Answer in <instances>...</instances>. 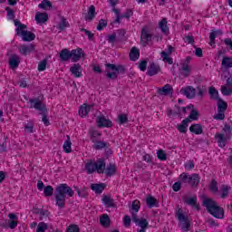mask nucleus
<instances>
[{"label": "nucleus", "mask_w": 232, "mask_h": 232, "mask_svg": "<svg viewBox=\"0 0 232 232\" xmlns=\"http://www.w3.org/2000/svg\"><path fill=\"white\" fill-rule=\"evenodd\" d=\"M14 26H17L16 34L22 37L23 41L31 42L35 39V34L30 31H25L26 25L21 24L19 20H14Z\"/></svg>", "instance_id": "5"}, {"label": "nucleus", "mask_w": 232, "mask_h": 232, "mask_svg": "<svg viewBox=\"0 0 232 232\" xmlns=\"http://www.w3.org/2000/svg\"><path fill=\"white\" fill-rule=\"evenodd\" d=\"M118 122L119 124H126L129 122L128 115L125 113L120 114L118 116Z\"/></svg>", "instance_id": "52"}, {"label": "nucleus", "mask_w": 232, "mask_h": 232, "mask_svg": "<svg viewBox=\"0 0 232 232\" xmlns=\"http://www.w3.org/2000/svg\"><path fill=\"white\" fill-rule=\"evenodd\" d=\"M107 41L111 44H115V43H117V34H110L107 37Z\"/></svg>", "instance_id": "60"}, {"label": "nucleus", "mask_w": 232, "mask_h": 232, "mask_svg": "<svg viewBox=\"0 0 232 232\" xmlns=\"http://www.w3.org/2000/svg\"><path fill=\"white\" fill-rule=\"evenodd\" d=\"M95 15H97V12H95V6L91 5L88 10V14L84 16L85 21H93L95 19Z\"/></svg>", "instance_id": "24"}, {"label": "nucleus", "mask_w": 232, "mask_h": 232, "mask_svg": "<svg viewBox=\"0 0 232 232\" xmlns=\"http://www.w3.org/2000/svg\"><path fill=\"white\" fill-rule=\"evenodd\" d=\"M84 56V52L81 48L73 49L71 51V62L78 63L81 58Z\"/></svg>", "instance_id": "13"}, {"label": "nucleus", "mask_w": 232, "mask_h": 232, "mask_svg": "<svg viewBox=\"0 0 232 232\" xmlns=\"http://www.w3.org/2000/svg\"><path fill=\"white\" fill-rule=\"evenodd\" d=\"M66 28H70V23H68L64 16H61L60 23L58 24V30H61V32H63V30H66Z\"/></svg>", "instance_id": "33"}, {"label": "nucleus", "mask_w": 232, "mask_h": 232, "mask_svg": "<svg viewBox=\"0 0 232 232\" xmlns=\"http://www.w3.org/2000/svg\"><path fill=\"white\" fill-rule=\"evenodd\" d=\"M232 135V128L229 124H225L221 132H217L215 134V140L218 142V146L219 148H226V144H227V140H231Z\"/></svg>", "instance_id": "4"}, {"label": "nucleus", "mask_w": 232, "mask_h": 232, "mask_svg": "<svg viewBox=\"0 0 232 232\" xmlns=\"http://www.w3.org/2000/svg\"><path fill=\"white\" fill-rule=\"evenodd\" d=\"M157 155L160 160H168V155L166 154V152H164L163 150H158Z\"/></svg>", "instance_id": "58"}, {"label": "nucleus", "mask_w": 232, "mask_h": 232, "mask_svg": "<svg viewBox=\"0 0 232 232\" xmlns=\"http://www.w3.org/2000/svg\"><path fill=\"white\" fill-rule=\"evenodd\" d=\"M106 26H108V22L104 19H101L98 24L97 30L99 32H101V30H104V28H106Z\"/></svg>", "instance_id": "57"}, {"label": "nucleus", "mask_w": 232, "mask_h": 232, "mask_svg": "<svg viewBox=\"0 0 232 232\" xmlns=\"http://www.w3.org/2000/svg\"><path fill=\"white\" fill-rule=\"evenodd\" d=\"M60 59L63 63H66V61H70V59H72L71 51L68 49H63L60 52Z\"/></svg>", "instance_id": "25"}, {"label": "nucleus", "mask_w": 232, "mask_h": 232, "mask_svg": "<svg viewBox=\"0 0 232 232\" xmlns=\"http://www.w3.org/2000/svg\"><path fill=\"white\" fill-rule=\"evenodd\" d=\"M221 93L222 95H225L226 97H228L232 94V89L231 87H227L226 85L221 86Z\"/></svg>", "instance_id": "49"}, {"label": "nucleus", "mask_w": 232, "mask_h": 232, "mask_svg": "<svg viewBox=\"0 0 232 232\" xmlns=\"http://www.w3.org/2000/svg\"><path fill=\"white\" fill-rule=\"evenodd\" d=\"M179 72L181 75H183V77H189V73H191V68H189V65H188L187 63H183Z\"/></svg>", "instance_id": "37"}, {"label": "nucleus", "mask_w": 232, "mask_h": 232, "mask_svg": "<svg viewBox=\"0 0 232 232\" xmlns=\"http://www.w3.org/2000/svg\"><path fill=\"white\" fill-rule=\"evenodd\" d=\"M180 93L185 95L187 99H195L197 95V89H195L193 86H187L180 90Z\"/></svg>", "instance_id": "11"}, {"label": "nucleus", "mask_w": 232, "mask_h": 232, "mask_svg": "<svg viewBox=\"0 0 232 232\" xmlns=\"http://www.w3.org/2000/svg\"><path fill=\"white\" fill-rule=\"evenodd\" d=\"M199 182H200V177L198 176V174L194 173L192 174V176H190V181L188 184H190L192 188H197Z\"/></svg>", "instance_id": "35"}, {"label": "nucleus", "mask_w": 232, "mask_h": 232, "mask_svg": "<svg viewBox=\"0 0 232 232\" xmlns=\"http://www.w3.org/2000/svg\"><path fill=\"white\" fill-rule=\"evenodd\" d=\"M179 179L183 184H189V182H191V176L188 175L186 172L181 173Z\"/></svg>", "instance_id": "44"}, {"label": "nucleus", "mask_w": 232, "mask_h": 232, "mask_svg": "<svg viewBox=\"0 0 232 232\" xmlns=\"http://www.w3.org/2000/svg\"><path fill=\"white\" fill-rule=\"evenodd\" d=\"M44 197H52L53 195V187L48 185L44 188Z\"/></svg>", "instance_id": "50"}, {"label": "nucleus", "mask_w": 232, "mask_h": 232, "mask_svg": "<svg viewBox=\"0 0 232 232\" xmlns=\"http://www.w3.org/2000/svg\"><path fill=\"white\" fill-rule=\"evenodd\" d=\"M159 28L161 30L162 34H168V32H169V27H168V20L166 18H162L159 22Z\"/></svg>", "instance_id": "30"}, {"label": "nucleus", "mask_w": 232, "mask_h": 232, "mask_svg": "<svg viewBox=\"0 0 232 232\" xmlns=\"http://www.w3.org/2000/svg\"><path fill=\"white\" fill-rule=\"evenodd\" d=\"M218 35V31H212L209 34V40H210V46H213L215 44V39H217V36Z\"/></svg>", "instance_id": "56"}, {"label": "nucleus", "mask_w": 232, "mask_h": 232, "mask_svg": "<svg viewBox=\"0 0 232 232\" xmlns=\"http://www.w3.org/2000/svg\"><path fill=\"white\" fill-rule=\"evenodd\" d=\"M91 131V139L92 140V142H95V140H97V139H99V137H101V132H99V130L92 128L90 130Z\"/></svg>", "instance_id": "48"}, {"label": "nucleus", "mask_w": 232, "mask_h": 232, "mask_svg": "<svg viewBox=\"0 0 232 232\" xmlns=\"http://www.w3.org/2000/svg\"><path fill=\"white\" fill-rule=\"evenodd\" d=\"M85 170L88 175H92V173H95L96 171L95 161L92 160L87 161V163L85 164Z\"/></svg>", "instance_id": "27"}, {"label": "nucleus", "mask_w": 232, "mask_h": 232, "mask_svg": "<svg viewBox=\"0 0 232 232\" xmlns=\"http://www.w3.org/2000/svg\"><path fill=\"white\" fill-rule=\"evenodd\" d=\"M105 68L109 71V72L106 74L107 79H111L112 81H115L119 78V73H126V67H124V65L106 63Z\"/></svg>", "instance_id": "6"}, {"label": "nucleus", "mask_w": 232, "mask_h": 232, "mask_svg": "<svg viewBox=\"0 0 232 232\" xmlns=\"http://www.w3.org/2000/svg\"><path fill=\"white\" fill-rule=\"evenodd\" d=\"M70 72L72 75H73L76 78L82 77V67H81V64L74 63L71 68Z\"/></svg>", "instance_id": "17"}, {"label": "nucleus", "mask_w": 232, "mask_h": 232, "mask_svg": "<svg viewBox=\"0 0 232 232\" xmlns=\"http://www.w3.org/2000/svg\"><path fill=\"white\" fill-rule=\"evenodd\" d=\"M46 64H48L47 59L41 61L38 64V72H44V70H46Z\"/></svg>", "instance_id": "54"}, {"label": "nucleus", "mask_w": 232, "mask_h": 232, "mask_svg": "<svg viewBox=\"0 0 232 232\" xmlns=\"http://www.w3.org/2000/svg\"><path fill=\"white\" fill-rule=\"evenodd\" d=\"M173 46L169 45L167 52L166 51H162L160 53L162 61H164V63H168V64H173V58L169 57V55H171L173 53Z\"/></svg>", "instance_id": "10"}, {"label": "nucleus", "mask_w": 232, "mask_h": 232, "mask_svg": "<svg viewBox=\"0 0 232 232\" xmlns=\"http://www.w3.org/2000/svg\"><path fill=\"white\" fill-rule=\"evenodd\" d=\"M189 131L191 133H195V135H202L204 133V130L202 129V125L200 124H193L189 127Z\"/></svg>", "instance_id": "29"}, {"label": "nucleus", "mask_w": 232, "mask_h": 232, "mask_svg": "<svg viewBox=\"0 0 232 232\" xmlns=\"http://www.w3.org/2000/svg\"><path fill=\"white\" fill-rule=\"evenodd\" d=\"M208 93L210 99H213L214 101H218V99H220V97H218V91L213 86L208 88Z\"/></svg>", "instance_id": "38"}, {"label": "nucleus", "mask_w": 232, "mask_h": 232, "mask_svg": "<svg viewBox=\"0 0 232 232\" xmlns=\"http://www.w3.org/2000/svg\"><path fill=\"white\" fill-rule=\"evenodd\" d=\"M102 202L106 208H117V204H115V199H113L111 196L103 195Z\"/></svg>", "instance_id": "15"}, {"label": "nucleus", "mask_w": 232, "mask_h": 232, "mask_svg": "<svg viewBox=\"0 0 232 232\" xmlns=\"http://www.w3.org/2000/svg\"><path fill=\"white\" fill-rule=\"evenodd\" d=\"M117 34H118V38H117L118 43L128 41V37H126V30L119 29L117 30Z\"/></svg>", "instance_id": "36"}, {"label": "nucleus", "mask_w": 232, "mask_h": 232, "mask_svg": "<svg viewBox=\"0 0 232 232\" xmlns=\"http://www.w3.org/2000/svg\"><path fill=\"white\" fill-rule=\"evenodd\" d=\"M190 114L187 119L191 120V121H198V111L197 109H190Z\"/></svg>", "instance_id": "45"}, {"label": "nucleus", "mask_w": 232, "mask_h": 232, "mask_svg": "<svg viewBox=\"0 0 232 232\" xmlns=\"http://www.w3.org/2000/svg\"><path fill=\"white\" fill-rule=\"evenodd\" d=\"M184 203L187 204L188 206H196L197 204V196H194L192 198H184Z\"/></svg>", "instance_id": "46"}, {"label": "nucleus", "mask_w": 232, "mask_h": 232, "mask_svg": "<svg viewBox=\"0 0 232 232\" xmlns=\"http://www.w3.org/2000/svg\"><path fill=\"white\" fill-rule=\"evenodd\" d=\"M91 189L95 191V193L101 194L102 191H104V184H92Z\"/></svg>", "instance_id": "42"}, {"label": "nucleus", "mask_w": 232, "mask_h": 232, "mask_svg": "<svg viewBox=\"0 0 232 232\" xmlns=\"http://www.w3.org/2000/svg\"><path fill=\"white\" fill-rule=\"evenodd\" d=\"M160 72V66L155 63H152L149 65L147 74L150 77H153V75H157Z\"/></svg>", "instance_id": "19"}, {"label": "nucleus", "mask_w": 232, "mask_h": 232, "mask_svg": "<svg viewBox=\"0 0 232 232\" xmlns=\"http://www.w3.org/2000/svg\"><path fill=\"white\" fill-rule=\"evenodd\" d=\"M146 202L149 209H151V208H159V200L151 195L147 197Z\"/></svg>", "instance_id": "23"}, {"label": "nucleus", "mask_w": 232, "mask_h": 232, "mask_svg": "<svg viewBox=\"0 0 232 232\" xmlns=\"http://www.w3.org/2000/svg\"><path fill=\"white\" fill-rule=\"evenodd\" d=\"M28 104H30L29 108H34V110L40 111L44 124L45 126H50V120H48V109H46V104H44L39 98L29 99Z\"/></svg>", "instance_id": "2"}, {"label": "nucleus", "mask_w": 232, "mask_h": 232, "mask_svg": "<svg viewBox=\"0 0 232 232\" xmlns=\"http://www.w3.org/2000/svg\"><path fill=\"white\" fill-rule=\"evenodd\" d=\"M221 191V198H226L229 195V187L227 185H222Z\"/></svg>", "instance_id": "53"}, {"label": "nucleus", "mask_w": 232, "mask_h": 232, "mask_svg": "<svg viewBox=\"0 0 232 232\" xmlns=\"http://www.w3.org/2000/svg\"><path fill=\"white\" fill-rule=\"evenodd\" d=\"M80 30H81V32H84V34H85V35H87L89 41H93L94 34L91 31L85 29V28H81Z\"/></svg>", "instance_id": "61"}, {"label": "nucleus", "mask_w": 232, "mask_h": 232, "mask_svg": "<svg viewBox=\"0 0 232 232\" xmlns=\"http://www.w3.org/2000/svg\"><path fill=\"white\" fill-rule=\"evenodd\" d=\"M111 219L110 217L106 214H103L101 218H100V224H102V226H103V227H108L110 226L111 223Z\"/></svg>", "instance_id": "40"}, {"label": "nucleus", "mask_w": 232, "mask_h": 232, "mask_svg": "<svg viewBox=\"0 0 232 232\" xmlns=\"http://www.w3.org/2000/svg\"><path fill=\"white\" fill-rule=\"evenodd\" d=\"M46 229H48V225L44 222H41L38 224V227L36 228V232H45Z\"/></svg>", "instance_id": "55"}, {"label": "nucleus", "mask_w": 232, "mask_h": 232, "mask_svg": "<svg viewBox=\"0 0 232 232\" xmlns=\"http://www.w3.org/2000/svg\"><path fill=\"white\" fill-rule=\"evenodd\" d=\"M24 130L26 133H34V121H29L25 125H24Z\"/></svg>", "instance_id": "51"}, {"label": "nucleus", "mask_w": 232, "mask_h": 232, "mask_svg": "<svg viewBox=\"0 0 232 232\" xmlns=\"http://www.w3.org/2000/svg\"><path fill=\"white\" fill-rule=\"evenodd\" d=\"M139 209H140V201L134 200L132 202V208L130 209L131 215L133 216V213H136V215H137V213H139Z\"/></svg>", "instance_id": "43"}, {"label": "nucleus", "mask_w": 232, "mask_h": 232, "mask_svg": "<svg viewBox=\"0 0 232 232\" xmlns=\"http://www.w3.org/2000/svg\"><path fill=\"white\" fill-rule=\"evenodd\" d=\"M21 63V57L17 54H13L9 58V66L12 70H15V68H19V64Z\"/></svg>", "instance_id": "16"}, {"label": "nucleus", "mask_w": 232, "mask_h": 232, "mask_svg": "<svg viewBox=\"0 0 232 232\" xmlns=\"http://www.w3.org/2000/svg\"><path fill=\"white\" fill-rule=\"evenodd\" d=\"M107 143L104 141H96L94 144V150H102V148H106Z\"/></svg>", "instance_id": "62"}, {"label": "nucleus", "mask_w": 232, "mask_h": 232, "mask_svg": "<svg viewBox=\"0 0 232 232\" xmlns=\"http://www.w3.org/2000/svg\"><path fill=\"white\" fill-rule=\"evenodd\" d=\"M38 8H42V10H53V5L50 0H43L41 4L38 5Z\"/></svg>", "instance_id": "31"}, {"label": "nucleus", "mask_w": 232, "mask_h": 232, "mask_svg": "<svg viewBox=\"0 0 232 232\" xmlns=\"http://www.w3.org/2000/svg\"><path fill=\"white\" fill-rule=\"evenodd\" d=\"M66 232H80V229L77 225H71L67 227Z\"/></svg>", "instance_id": "64"}, {"label": "nucleus", "mask_w": 232, "mask_h": 232, "mask_svg": "<svg viewBox=\"0 0 232 232\" xmlns=\"http://www.w3.org/2000/svg\"><path fill=\"white\" fill-rule=\"evenodd\" d=\"M151 41H153V34L150 33V28L148 26L143 27L140 34V44L145 47Z\"/></svg>", "instance_id": "8"}, {"label": "nucleus", "mask_w": 232, "mask_h": 232, "mask_svg": "<svg viewBox=\"0 0 232 232\" xmlns=\"http://www.w3.org/2000/svg\"><path fill=\"white\" fill-rule=\"evenodd\" d=\"M63 151L65 153H72V140H70V136H67V140L63 143Z\"/></svg>", "instance_id": "41"}, {"label": "nucleus", "mask_w": 232, "mask_h": 232, "mask_svg": "<svg viewBox=\"0 0 232 232\" xmlns=\"http://www.w3.org/2000/svg\"><path fill=\"white\" fill-rule=\"evenodd\" d=\"M8 224L10 229H15L17 227V224L19 223V218H17V215L14 213L8 214Z\"/></svg>", "instance_id": "18"}, {"label": "nucleus", "mask_w": 232, "mask_h": 232, "mask_svg": "<svg viewBox=\"0 0 232 232\" xmlns=\"http://www.w3.org/2000/svg\"><path fill=\"white\" fill-rule=\"evenodd\" d=\"M75 191L72 189V187L68 186L66 183H62L55 188L54 198L56 200V206L60 209H64L66 206V197H73Z\"/></svg>", "instance_id": "1"}, {"label": "nucleus", "mask_w": 232, "mask_h": 232, "mask_svg": "<svg viewBox=\"0 0 232 232\" xmlns=\"http://www.w3.org/2000/svg\"><path fill=\"white\" fill-rule=\"evenodd\" d=\"M19 50L22 55H28V53H32V52L35 50V45H34V44H30L27 45L24 44L20 46Z\"/></svg>", "instance_id": "20"}, {"label": "nucleus", "mask_w": 232, "mask_h": 232, "mask_svg": "<svg viewBox=\"0 0 232 232\" xmlns=\"http://www.w3.org/2000/svg\"><path fill=\"white\" fill-rule=\"evenodd\" d=\"M95 168H96L97 173H100V174L104 173V171L106 169V162L104 161V160L100 159V160H96Z\"/></svg>", "instance_id": "21"}, {"label": "nucleus", "mask_w": 232, "mask_h": 232, "mask_svg": "<svg viewBox=\"0 0 232 232\" xmlns=\"http://www.w3.org/2000/svg\"><path fill=\"white\" fill-rule=\"evenodd\" d=\"M204 208H207L208 213L215 217V218H224V208L217 205V201L211 198H205L203 200Z\"/></svg>", "instance_id": "3"}, {"label": "nucleus", "mask_w": 232, "mask_h": 232, "mask_svg": "<svg viewBox=\"0 0 232 232\" xmlns=\"http://www.w3.org/2000/svg\"><path fill=\"white\" fill-rule=\"evenodd\" d=\"M91 107L86 105V106H82L79 110V115L81 117H86L88 115V112L90 111Z\"/></svg>", "instance_id": "47"}, {"label": "nucleus", "mask_w": 232, "mask_h": 232, "mask_svg": "<svg viewBox=\"0 0 232 232\" xmlns=\"http://www.w3.org/2000/svg\"><path fill=\"white\" fill-rule=\"evenodd\" d=\"M103 173H105L106 177H113L117 173V165L110 163Z\"/></svg>", "instance_id": "22"}, {"label": "nucleus", "mask_w": 232, "mask_h": 232, "mask_svg": "<svg viewBox=\"0 0 232 232\" xmlns=\"http://www.w3.org/2000/svg\"><path fill=\"white\" fill-rule=\"evenodd\" d=\"M132 222H134L136 226H139V227H141L140 230H138V232H146L149 226L148 219L139 218L137 213L132 212Z\"/></svg>", "instance_id": "9"}, {"label": "nucleus", "mask_w": 232, "mask_h": 232, "mask_svg": "<svg viewBox=\"0 0 232 232\" xmlns=\"http://www.w3.org/2000/svg\"><path fill=\"white\" fill-rule=\"evenodd\" d=\"M159 95L168 97V95H173V86L171 84H165L163 87L158 89Z\"/></svg>", "instance_id": "14"}, {"label": "nucleus", "mask_w": 232, "mask_h": 232, "mask_svg": "<svg viewBox=\"0 0 232 232\" xmlns=\"http://www.w3.org/2000/svg\"><path fill=\"white\" fill-rule=\"evenodd\" d=\"M35 21L38 24H44L48 21V14L37 12L35 14Z\"/></svg>", "instance_id": "26"}, {"label": "nucleus", "mask_w": 232, "mask_h": 232, "mask_svg": "<svg viewBox=\"0 0 232 232\" xmlns=\"http://www.w3.org/2000/svg\"><path fill=\"white\" fill-rule=\"evenodd\" d=\"M176 217L179 222H180L181 224V230L185 232L189 231V227H191V224L189 223L188 216L184 215V213L182 212V208L178 209L176 213Z\"/></svg>", "instance_id": "7"}, {"label": "nucleus", "mask_w": 232, "mask_h": 232, "mask_svg": "<svg viewBox=\"0 0 232 232\" xmlns=\"http://www.w3.org/2000/svg\"><path fill=\"white\" fill-rule=\"evenodd\" d=\"M227 110V102H226L222 98L218 100V111H226Z\"/></svg>", "instance_id": "39"}, {"label": "nucleus", "mask_w": 232, "mask_h": 232, "mask_svg": "<svg viewBox=\"0 0 232 232\" xmlns=\"http://www.w3.org/2000/svg\"><path fill=\"white\" fill-rule=\"evenodd\" d=\"M5 10L7 12L8 19H15V12L13 11L12 8L6 7Z\"/></svg>", "instance_id": "63"}, {"label": "nucleus", "mask_w": 232, "mask_h": 232, "mask_svg": "<svg viewBox=\"0 0 232 232\" xmlns=\"http://www.w3.org/2000/svg\"><path fill=\"white\" fill-rule=\"evenodd\" d=\"M96 122L98 124V128H111L113 123L110 119H106L104 116H98Z\"/></svg>", "instance_id": "12"}, {"label": "nucleus", "mask_w": 232, "mask_h": 232, "mask_svg": "<svg viewBox=\"0 0 232 232\" xmlns=\"http://www.w3.org/2000/svg\"><path fill=\"white\" fill-rule=\"evenodd\" d=\"M198 97H204L208 90L204 86H198Z\"/></svg>", "instance_id": "59"}, {"label": "nucleus", "mask_w": 232, "mask_h": 232, "mask_svg": "<svg viewBox=\"0 0 232 232\" xmlns=\"http://www.w3.org/2000/svg\"><path fill=\"white\" fill-rule=\"evenodd\" d=\"M221 68H224L225 70H229V68H232V57H223L221 61Z\"/></svg>", "instance_id": "28"}, {"label": "nucleus", "mask_w": 232, "mask_h": 232, "mask_svg": "<svg viewBox=\"0 0 232 232\" xmlns=\"http://www.w3.org/2000/svg\"><path fill=\"white\" fill-rule=\"evenodd\" d=\"M130 61H137L140 57V51L137 47H132L129 54Z\"/></svg>", "instance_id": "32"}, {"label": "nucleus", "mask_w": 232, "mask_h": 232, "mask_svg": "<svg viewBox=\"0 0 232 232\" xmlns=\"http://www.w3.org/2000/svg\"><path fill=\"white\" fill-rule=\"evenodd\" d=\"M188 122H190L189 118H186L181 121V124L178 125V130L180 133H186L188 131Z\"/></svg>", "instance_id": "34"}]
</instances>
